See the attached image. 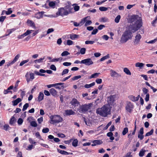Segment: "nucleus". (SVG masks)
Segmentation results:
<instances>
[{"instance_id":"nucleus-60","label":"nucleus","mask_w":157,"mask_h":157,"mask_svg":"<svg viewBox=\"0 0 157 157\" xmlns=\"http://www.w3.org/2000/svg\"><path fill=\"white\" fill-rule=\"evenodd\" d=\"M54 31V30L53 29V28H50L49 29L47 30V34H48L51 33H52Z\"/></svg>"},{"instance_id":"nucleus-57","label":"nucleus","mask_w":157,"mask_h":157,"mask_svg":"<svg viewBox=\"0 0 157 157\" xmlns=\"http://www.w3.org/2000/svg\"><path fill=\"white\" fill-rule=\"evenodd\" d=\"M143 91L144 94H147L148 92V90L145 88H143L142 89Z\"/></svg>"},{"instance_id":"nucleus-62","label":"nucleus","mask_w":157,"mask_h":157,"mask_svg":"<svg viewBox=\"0 0 157 157\" xmlns=\"http://www.w3.org/2000/svg\"><path fill=\"white\" fill-rule=\"evenodd\" d=\"M144 133V128L143 127L141 128L138 134H141L142 135Z\"/></svg>"},{"instance_id":"nucleus-48","label":"nucleus","mask_w":157,"mask_h":157,"mask_svg":"<svg viewBox=\"0 0 157 157\" xmlns=\"http://www.w3.org/2000/svg\"><path fill=\"white\" fill-rule=\"evenodd\" d=\"M70 54V53L68 52L67 51H65L63 52L61 54V55L62 56H67L68 55H69Z\"/></svg>"},{"instance_id":"nucleus-63","label":"nucleus","mask_w":157,"mask_h":157,"mask_svg":"<svg viewBox=\"0 0 157 157\" xmlns=\"http://www.w3.org/2000/svg\"><path fill=\"white\" fill-rule=\"evenodd\" d=\"M74 10L75 11H77L79 10L80 9V7L79 6H77V5H75L74 7Z\"/></svg>"},{"instance_id":"nucleus-39","label":"nucleus","mask_w":157,"mask_h":157,"mask_svg":"<svg viewBox=\"0 0 157 157\" xmlns=\"http://www.w3.org/2000/svg\"><path fill=\"white\" fill-rule=\"evenodd\" d=\"M30 125L32 127H37V124L36 121H33L30 122Z\"/></svg>"},{"instance_id":"nucleus-34","label":"nucleus","mask_w":157,"mask_h":157,"mask_svg":"<svg viewBox=\"0 0 157 157\" xmlns=\"http://www.w3.org/2000/svg\"><path fill=\"white\" fill-rule=\"evenodd\" d=\"M153 132H154V129H152L150 132H147L146 134L145 135V136H150L152 135V134L153 133Z\"/></svg>"},{"instance_id":"nucleus-28","label":"nucleus","mask_w":157,"mask_h":157,"mask_svg":"<svg viewBox=\"0 0 157 157\" xmlns=\"http://www.w3.org/2000/svg\"><path fill=\"white\" fill-rule=\"evenodd\" d=\"M144 64L142 63H136L135 66L136 67H139L140 68H141L143 67Z\"/></svg>"},{"instance_id":"nucleus-5","label":"nucleus","mask_w":157,"mask_h":157,"mask_svg":"<svg viewBox=\"0 0 157 157\" xmlns=\"http://www.w3.org/2000/svg\"><path fill=\"white\" fill-rule=\"evenodd\" d=\"M91 105V103L80 105L77 109V111L80 113H85L90 109Z\"/></svg>"},{"instance_id":"nucleus-16","label":"nucleus","mask_w":157,"mask_h":157,"mask_svg":"<svg viewBox=\"0 0 157 157\" xmlns=\"http://www.w3.org/2000/svg\"><path fill=\"white\" fill-rule=\"evenodd\" d=\"M93 144H91L92 146H94L97 145H100L102 143V142L101 140H94L93 141Z\"/></svg>"},{"instance_id":"nucleus-30","label":"nucleus","mask_w":157,"mask_h":157,"mask_svg":"<svg viewBox=\"0 0 157 157\" xmlns=\"http://www.w3.org/2000/svg\"><path fill=\"white\" fill-rule=\"evenodd\" d=\"M110 8L109 7H105L103 6H101L99 8V10L101 11H107L108 8Z\"/></svg>"},{"instance_id":"nucleus-59","label":"nucleus","mask_w":157,"mask_h":157,"mask_svg":"<svg viewBox=\"0 0 157 157\" xmlns=\"http://www.w3.org/2000/svg\"><path fill=\"white\" fill-rule=\"evenodd\" d=\"M33 31V30H28L26 31V32H25V33H24L25 34V35L26 36H27L29 34L31 33V32Z\"/></svg>"},{"instance_id":"nucleus-19","label":"nucleus","mask_w":157,"mask_h":157,"mask_svg":"<svg viewBox=\"0 0 157 157\" xmlns=\"http://www.w3.org/2000/svg\"><path fill=\"white\" fill-rule=\"evenodd\" d=\"M44 13V11H41L37 13L35 15V17L37 19H40L43 17V15Z\"/></svg>"},{"instance_id":"nucleus-13","label":"nucleus","mask_w":157,"mask_h":157,"mask_svg":"<svg viewBox=\"0 0 157 157\" xmlns=\"http://www.w3.org/2000/svg\"><path fill=\"white\" fill-rule=\"evenodd\" d=\"M70 103L74 107L78 106L80 102L77 100V99L73 98L71 101L70 102Z\"/></svg>"},{"instance_id":"nucleus-17","label":"nucleus","mask_w":157,"mask_h":157,"mask_svg":"<svg viewBox=\"0 0 157 157\" xmlns=\"http://www.w3.org/2000/svg\"><path fill=\"white\" fill-rule=\"evenodd\" d=\"M57 151L58 152L62 155H68L73 154L72 153H69L66 151L61 150L59 148L57 149Z\"/></svg>"},{"instance_id":"nucleus-29","label":"nucleus","mask_w":157,"mask_h":157,"mask_svg":"<svg viewBox=\"0 0 157 157\" xmlns=\"http://www.w3.org/2000/svg\"><path fill=\"white\" fill-rule=\"evenodd\" d=\"M124 71L128 75H130L131 74L130 70L127 68H124Z\"/></svg>"},{"instance_id":"nucleus-15","label":"nucleus","mask_w":157,"mask_h":157,"mask_svg":"<svg viewBox=\"0 0 157 157\" xmlns=\"http://www.w3.org/2000/svg\"><path fill=\"white\" fill-rule=\"evenodd\" d=\"M110 71L111 72L110 75L112 77H118L121 76L118 73L115 71H114L113 70H111Z\"/></svg>"},{"instance_id":"nucleus-61","label":"nucleus","mask_w":157,"mask_h":157,"mask_svg":"<svg viewBox=\"0 0 157 157\" xmlns=\"http://www.w3.org/2000/svg\"><path fill=\"white\" fill-rule=\"evenodd\" d=\"M50 68L52 70L54 71H56V66L53 64L51 65L50 67Z\"/></svg>"},{"instance_id":"nucleus-6","label":"nucleus","mask_w":157,"mask_h":157,"mask_svg":"<svg viewBox=\"0 0 157 157\" xmlns=\"http://www.w3.org/2000/svg\"><path fill=\"white\" fill-rule=\"evenodd\" d=\"M69 14V12L67 10H66L65 8L63 7H61L58 9V11L56 13L57 16H61L63 17L64 16H66Z\"/></svg>"},{"instance_id":"nucleus-50","label":"nucleus","mask_w":157,"mask_h":157,"mask_svg":"<svg viewBox=\"0 0 157 157\" xmlns=\"http://www.w3.org/2000/svg\"><path fill=\"white\" fill-rule=\"evenodd\" d=\"M49 130V129L48 128H43V129H42V131L43 133H45L48 132Z\"/></svg>"},{"instance_id":"nucleus-20","label":"nucleus","mask_w":157,"mask_h":157,"mask_svg":"<svg viewBox=\"0 0 157 157\" xmlns=\"http://www.w3.org/2000/svg\"><path fill=\"white\" fill-rule=\"evenodd\" d=\"M64 8L66 10H68V12H69V14L72 13L73 7H72L71 6L69 5H67L64 7Z\"/></svg>"},{"instance_id":"nucleus-2","label":"nucleus","mask_w":157,"mask_h":157,"mask_svg":"<svg viewBox=\"0 0 157 157\" xmlns=\"http://www.w3.org/2000/svg\"><path fill=\"white\" fill-rule=\"evenodd\" d=\"M132 36V33L129 30L125 31L121 37L120 42L122 43H125L128 40L131 39Z\"/></svg>"},{"instance_id":"nucleus-10","label":"nucleus","mask_w":157,"mask_h":157,"mask_svg":"<svg viewBox=\"0 0 157 157\" xmlns=\"http://www.w3.org/2000/svg\"><path fill=\"white\" fill-rule=\"evenodd\" d=\"M64 112H65L63 113V115L64 116L74 115L75 114V113L71 109L65 110Z\"/></svg>"},{"instance_id":"nucleus-52","label":"nucleus","mask_w":157,"mask_h":157,"mask_svg":"<svg viewBox=\"0 0 157 157\" xmlns=\"http://www.w3.org/2000/svg\"><path fill=\"white\" fill-rule=\"evenodd\" d=\"M69 71V70L68 69H65L62 72V73L61 75H63L67 74Z\"/></svg>"},{"instance_id":"nucleus-21","label":"nucleus","mask_w":157,"mask_h":157,"mask_svg":"<svg viewBox=\"0 0 157 157\" xmlns=\"http://www.w3.org/2000/svg\"><path fill=\"white\" fill-rule=\"evenodd\" d=\"M21 101V98H18L16 100L13 101H12L13 103V106H15L17 105Z\"/></svg>"},{"instance_id":"nucleus-38","label":"nucleus","mask_w":157,"mask_h":157,"mask_svg":"<svg viewBox=\"0 0 157 157\" xmlns=\"http://www.w3.org/2000/svg\"><path fill=\"white\" fill-rule=\"evenodd\" d=\"M20 55L19 54L15 56V58H14L13 59V61H13V62L14 63L17 61V60L20 57Z\"/></svg>"},{"instance_id":"nucleus-32","label":"nucleus","mask_w":157,"mask_h":157,"mask_svg":"<svg viewBox=\"0 0 157 157\" xmlns=\"http://www.w3.org/2000/svg\"><path fill=\"white\" fill-rule=\"evenodd\" d=\"M109 54H107V55L103 56L101 58L100 60V61H103L105 60V59H109Z\"/></svg>"},{"instance_id":"nucleus-23","label":"nucleus","mask_w":157,"mask_h":157,"mask_svg":"<svg viewBox=\"0 0 157 157\" xmlns=\"http://www.w3.org/2000/svg\"><path fill=\"white\" fill-rule=\"evenodd\" d=\"M50 93L54 96H55L57 95V92L54 88H52L50 90Z\"/></svg>"},{"instance_id":"nucleus-47","label":"nucleus","mask_w":157,"mask_h":157,"mask_svg":"<svg viewBox=\"0 0 157 157\" xmlns=\"http://www.w3.org/2000/svg\"><path fill=\"white\" fill-rule=\"evenodd\" d=\"M29 140L30 143L32 145L33 144H34V145H36V142L34 140H33L32 138H29Z\"/></svg>"},{"instance_id":"nucleus-36","label":"nucleus","mask_w":157,"mask_h":157,"mask_svg":"<svg viewBox=\"0 0 157 157\" xmlns=\"http://www.w3.org/2000/svg\"><path fill=\"white\" fill-rule=\"evenodd\" d=\"M55 2L53 1L50 2L49 3V6L52 7L53 8H55Z\"/></svg>"},{"instance_id":"nucleus-64","label":"nucleus","mask_w":157,"mask_h":157,"mask_svg":"<svg viewBox=\"0 0 157 157\" xmlns=\"http://www.w3.org/2000/svg\"><path fill=\"white\" fill-rule=\"evenodd\" d=\"M105 27V26L104 25H100L98 28V29L100 30L102 29L103 28Z\"/></svg>"},{"instance_id":"nucleus-12","label":"nucleus","mask_w":157,"mask_h":157,"mask_svg":"<svg viewBox=\"0 0 157 157\" xmlns=\"http://www.w3.org/2000/svg\"><path fill=\"white\" fill-rule=\"evenodd\" d=\"M115 96L111 95L108 97L107 102L108 104H111L113 103L115 100Z\"/></svg>"},{"instance_id":"nucleus-58","label":"nucleus","mask_w":157,"mask_h":157,"mask_svg":"<svg viewBox=\"0 0 157 157\" xmlns=\"http://www.w3.org/2000/svg\"><path fill=\"white\" fill-rule=\"evenodd\" d=\"M35 135L37 137L39 138V139L41 140H43V139L41 138V136L39 132H36V133Z\"/></svg>"},{"instance_id":"nucleus-27","label":"nucleus","mask_w":157,"mask_h":157,"mask_svg":"<svg viewBox=\"0 0 157 157\" xmlns=\"http://www.w3.org/2000/svg\"><path fill=\"white\" fill-rule=\"evenodd\" d=\"M95 84V82H94L89 84H86L84 86V87L86 88H90L94 86Z\"/></svg>"},{"instance_id":"nucleus-25","label":"nucleus","mask_w":157,"mask_h":157,"mask_svg":"<svg viewBox=\"0 0 157 157\" xmlns=\"http://www.w3.org/2000/svg\"><path fill=\"white\" fill-rule=\"evenodd\" d=\"M27 24L29 25L30 26L33 27L35 28V24L34 22L31 20H28L27 21Z\"/></svg>"},{"instance_id":"nucleus-7","label":"nucleus","mask_w":157,"mask_h":157,"mask_svg":"<svg viewBox=\"0 0 157 157\" xmlns=\"http://www.w3.org/2000/svg\"><path fill=\"white\" fill-rule=\"evenodd\" d=\"M138 15H133L131 16L128 19L129 22L132 23L133 22L138 23L139 22H142L141 21H139L138 19Z\"/></svg>"},{"instance_id":"nucleus-26","label":"nucleus","mask_w":157,"mask_h":157,"mask_svg":"<svg viewBox=\"0 0 157 157\" xmlns=\"http://www.w3.org/2000/svg\"><path fill=\"white\" fill-rule=\"evenodd\" d=\"M45 59L44 57L43 58H41L39 59H37L35 60H34V62L35 63H41L43 62V60L44 59Z\"/></svg>"},{"instance_id":"nucleus-46","label":"nucleus","mask_w":157,"mask_h":157,"mask_svg":"<svg viewBox=\"0 0 157 157\" xmlns=\"http://www.w3.org/2000/svg\"><path fill=\"white\" fill-rule=\"evenodd\" d=\"M29 61V59L23 60L20 63L19 65L20 66H22L24 64H25V63L28 62Z\"/></svg>"},{"instance_id":"nucleus-37","label":"nucleus","mask_w":157,"mask_h":157,"mask_svg":"<svg viewBox=\"0 0 157 157\" xmlns=\"http://www.w3.org/2000/svg\"><path fill=\"white\" fill-rule=\"evenodd\" d=\"M78 144V141L77 139H75L72 143V145L75 147L77 146Z\"/></svg>"},{"instance_id":"nucleus-24","label":"nucleus","mask_w":157,"mask_h":157,"mask_svg":"<svg viewBox=\"0 0 157 157\" xmlns=\"http://www.w3.org/2000/svg\"><path fill=\"white\" fill-rule=\"evenodd\" d=\"M44 95L43 93L40 92L39 93L38 97V100L39 102L40 101L44 99Z\"/></svg>"},{"instance_id":"nucleus-31","label":"nucleus","mask_w":157,"mask_h":157,"mask_svg":"<svg viewBox=\"0 0 157 157\" xmlns=\"http://www.w3.org/2000/svg\"><path fill=\"white\" fill-rule=\"evenodd\" d=\"M146 152L145 150H143V149H142L140 151L139 153V156L140 157L143 156L144 155L145 152Z\"/></svg>"},{"instance_id":"nucleus-3","label":"nucleus","mask_w":157,"mask_h":157,"mask_svg":"<svg viewBox=\"0 0 157 157\" xmlns=\"http://www.w3.org/2000/svg\"><path fill=\"white\" fill-rule=\"evenodd\" d=\"M142 26V22H135L134 24H130L128 26V29L132 33H134Z\"/></svg>"},{"instance_id":"nucleus-49","label":"nucleus","mask_w":157,"mask_h":157,"mask_svg":"<svg viewBox=\"0 0 157 157\" xmlns=\"http://www.w3.org/2000/svg\"><path fill=\"white\" fill-rule=\"evenodd\" d=\"M9 128H10V127L8 124H5L4 125L3 128L2 129L6 131H7Z\"/></svg>"},{"instance_id":"nucleus-11","label":"nucleus","mask_w":157,"mask_h":157,"mask_svg":"<svg viewBox=\"0 0 157 157\" xmlns=\"http://www.w3.org/2000/svg\"><path fill=\"white\" fill-rule=\"evenodd\" d=\"M133 108V105L130 102L128 103L125 107L126 109L129 113L132 112Z\"/></svg>"},{"instance_id":"nucleus-18","label":"nucleus","mask_w":157,"mask_h":157,"mask_svg":"<svg viewBox=\"0 0 157 157\" xmlns=\"http://www.w3.org/2000/svg\"><path fill=\"white\" fill-rule=\"evenodd\" d=\"M140 97V95H138V96L135 97V96H134L132 95H131L130 96L129 98L130 99L133 101H138L139 99V98Z\"/></svg>"},{"instance_id":"nucleus-45","label":"nucleus","mask_w":157,"mask_h":157,"mask_svg":"<svg viewBox=\"0 0 157 157\" xmlns=\"http://www.w3.org/2000/svg\"><path fill=\"white\" fill-rule=\"evenodd\" d=\"M108 19L105 17H101L100 19V21L101 22H105L108 21Z\"/></svg>"},{"instance_id":"nucleus-33","label":"nucleus","mask_w":157,"mask_h":157,"mask_svg":"<svg viewBox=\"0 0 157 157\" xmlns=\"http://www.w3.org/2000/svg\"><path fill=\"white\" fill-rule=\"evenodd\" d=\"M15 121V118L14 116H13L10 120L9 123L10 125H13Z\"/></svg>"},{"instance_id":"nucleus-40","label":"nucleus","mask_w":157,"mask_h":157,"mask_svg":"<svg viewBox=\"0 0 157 157\" xmlns=\"http://www.w3.org/2000/svg\"><path fill=\"white\" fill-rule=\"evenodd\" d=\"M121 16L120 15H117L115 19V21L117 23H118L121 19Z\"/></svg>"},{"instance_id":"nucleus-53","label":"nucleus","mask_w":157,"mask_h":157,"mask_svg":"<svg viewBox=\"0 0 157 157\" xmlns=\"http://www.w3.org/2000/svg\"><path fill=\"white\" fill-rule=\"evenodd\" d=\"M23 120L21 118H19L18 120L17 121V123L18 125H21L22 124L23 122Z\"/></svg>"},{"instance_id":"nucleus-55","label":"nucleus","mask_w":157,"mask_h":157,"mask_svg":"<svg viewBox=\"0 0 157 157\" xmlns=\"http://www.w3.org/2000/svg\"><path fill=\"white\" fill-rule=\"evenodd\" d=\"M11 8H10L8 9V10L7 11H6V14L7 15H9L10 14H11L13 11L11 10Z\"/></svg>"},{"instance_id":"nucleus-4","label":"nucleus","mask_w":157,"mask_h":157,"mask_svg":"<svg viewBox=\"0 0 157 157\" xmlns=\"http://www.w3.org/2000/svg\"><path fill=\"white\" fill-rule=\"evenodd\" d=\"M50 123L52 124L61 122L63 121V118L58 115H52L50 117Z\"/></svg>"},{"instance_id":"nucleus-56","label":"nucleus","mask_w":157,"mask_h":157,"mask_svg":"<svg viewBox=\"0 0 157 157\" xmlns=\"http://www.w3.org/2000/svg\"><path fill=\"white\" fill-rule=\"evenodd\" d=\"M86 23L85 24V26H86L88 25H91L92 23V21L90 20H88L86 21Z\"/></svg>"},{"instance_id":"nucleus-41","label":"nucleus","mask_w":157,"mask_h":157,"mask_svg":"<svg viewBox=\"0 0 157 157\" xmlns=\"http://www.w3.org/2000/svg\"><path fill=\"white\" fill-rule=\"evenodd\" d=\"M87 17H85L84 18H83L82 19L81 21L79 22V23H80V24H81V25H82L86 21V19Z\"/></svg>"},{"instance_id":"nucleus-44","label":"nucleus","mask_w":157,"mask_h":157,"mask_svg":"<svg viewBox=\"0 0 157 157\" xmlns=\"http://www.w3.org/2000/svg\"><path fill=\"white\" fill-rule=\"evenodd\" d=\"M81 75H76L73 77L71 78L72 80H75L81 78Z\"/></svg>"},{"instance_id":"nucleus-22","label":"nucleus","mask_w":157,"mask_h":157,"mask_svg":"<svg viewBox=\"0 0 157 157\" xmlns=\"http://www.w3.org/2000/svg\"><path fill=\"white\" fill-rule=\"evenodd\" d=\"M79 35L74 34H70V38L72 40H74L79 38Z\"/></svg>"},{"instance_id":"nucleus-1","label":"nucleus","mask_w":157,"mask_h":157,"mask_svg":"<svg viewBox=\"0 0 157 157\" xmlns=\"http://www.w3.org/2000/svg\"><path fill=\"white\" fill-rule=\"evenodd\" d=\"M110 112V109L107 105H104L101 108H98L96 111V113L97 114L104 117L109 114Z\"/></svg>"},{"instance_id":"nucleus-8","label":"nucleus","mask_w":157,"mask_h":157,"mask_svg":"<svg viewBox=\"0 0 157 157\" xmlns=\"http://www.w3.org/2000/svg\"><path fill=\"white\" fill-rule=\"evenodd\" d=\"M81 63L84 64L86 66H90L92 65L93 62L90 58H87L81 60Z\"/></svg>"},{"instance_id":"nucleus-43","label":"nucleus","mask_w":157,"mask_h":157,"mask_svg":"<svg viewBox=\"0 0 157 157\" xmlns=\"http://www.w3.org/2000/svg\"><path fill=\"white\" fill-rule=\"evenodd\" d=\"M128 131V128L126 127L124 128L123 130L122 131V133L123 135H125Z\"/></svg>"},{"instance_id":"nucleus-54","label":"nucleus","mask_w":157,"mask_h":157,"mask_svg":"<svg viewBox=\"0 0 157 157\" xmlns=\"http://www.w3.org/2000/svg\"><path fill=\"white\" fill-rule=\"evenodd\" d=\"M94 43V41L86 40L85 41V43L86 44H93Z\"/></svg>"},{"instance_id":"nucleus-9","label":"nucleus","mask_w":157,"mask_h":157,"mask_svg":"<svg viewBox=\"0 0 157 157\" xmlns=\"http://www.w3.org/2000/svg\"><path fill=\"white\" fill-rule=\"evenodd\" d=\"M25 77L27 83H29L30 81H32L34 78V74L32 73L30 74L27 73L25 75Z\"/></svg>"},{"instance_id":"nucleus-35","label":"nucleus","mask_w":157,"mask_h":157,"mask_svg":"<svg viewBox=\"0 0 157 157\" xmlns=\"http://www.w3.org/2000/svg\"><path fill=\"white\" fill-rule=\"evenodd\" d=\"M100 74V73H95L92 75H91V76H90V78H96V77H98V75Z\"/></svg>"},{"instance_id":"nucleus-51","label":"nucleus","mask_w":157,"mask_h":157,"mask_svg":"<svg viewBox=\"0 0 157 157\" xmlns=\"http://www.w3.org/2000/svg\"><path fill=\"white\" fill-rule=\"evenodd\" d=\"M86 51V49L85 48H82L80 49V53L81 54L83 55L85 54Z\"/></svg>"},{"instance_id":"nucleus-42","label":"nucleus","mask_w":157,"mask_h":157,"mask_svg":"<svg viewBox=\"0 0 157 157\" xmlns=\"http://www.w3.org/2000/svg\"><path fill=\"white\" fill-rule=\"evenodd\" d=\"M29 106V104L28 103H25L23 106L22 110L23 111H25Z\"/></svg>"},{"instance_id":"nucleus-14","label":"nucleus","mask_w":157,"mask_h":157,"mask_svg":"<svg viewBox=\"0 0 157 157\" xmlns=\"http://www.w3.org/2000/svg\"><path fill=\"white\" fill-rule=\"evenodd\" d=\"M141 38V36L140 34H138L136 35L135 37V39L134 41L135 44H137L139 43Z\"/></svg>"}]
</instances>
